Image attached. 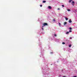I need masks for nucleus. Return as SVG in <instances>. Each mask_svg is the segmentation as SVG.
<instances>
[{"label": "nucleus", "mask_w": 77, "mask_h": 77, "mask_svg": "<svg viewBox=\"0 0 77 77\" xmlns=\"http://www.w3.org/2000/svg\"><path fill=\"white\" fill-rule=\"evenodd\" d=\"M44 26H42V27H44Z\"/></svg>", "instance_id": "b1692460"}, {"label": "nucleus", "mask_w": 77, "mask_h": 77, "mask_svg": "<svg viewBox=\"0 0 77 77\" xmlns=\"http://www.w3.org/2000/svg\"><path fill=\"white\" fill-rule=\"evenodd\" d=\"M53 21H56V20H55V19H53Z\"/></svg>", "instance_id": "aec40b11"}, {"label": "nucleus", "mask_w": 77, "mask_h": 77, "mask_svg": "<svg viewBox=\"0 0 77 77\" xmlns=\"http://www.w3.org/2000/svg\"><path fill=\"white\" fill-rule=\"evenodd\" d=\"M69 47H71V45H69Z\"/></svg>", "instance_id": "6e6552de"}, {"label": "nucleus", "mask_w": 77, "mask_h": 77, "mask_svg": "<svg viewBox=\"0 0 77 77\" xmlns=\"http://www.w3.org/2000/svg\"><path fill=\"white\" fill-rule=\"evenodd\" d=\"M42 30H44V28H42Z\"/></svg>", "instance_id": "6ab92c4d"}, {"label": "nucleus", "mask_w": 77, "mask_h": 77, "mask_svg": "<svg viewBox=\"0 0 77 77\" xmlns=\"http://www.w3.org/2000/svg\"><path fill=\"white\" fill-rule=\"evenodd\" d=\"M70 0L71 1H72V0Z\"/></svg>", "instance_id": "393cba45"}, {"label": "nucleus", "mask_w": 77, "mask_h": 77, "mask_svg": "<svg viewBox=\"0 0 77 77\" xmlns=\"http://www.w3.org/2000/svg\"><path fill=\"white\" fill-rule=\"evenodd\" d=\"M43 26H47V23H44Z\"/></svg>", "instance_id": "f257e3e1"}, {"label": "nucleus", "mask_w": 77, "mask_h": 77, "mask_svg": "<svg viewBox=\"0 0 77 77\" xmlns=\"http://www.w3.org/2000/svg\"><path fill=\"white\" fill-rule=\"evenodd\" d=\"M42 2L43 3H45V2H46V1H43Z\"/></svg>", "instance_id": "0eeeda50"}, {"label": "nucleus", "mask_w": 77, "mask_h": 77, "mask_svg": "<svg viewBox=\"0 0 77 77\" xmlns=\"http://www.w3.org/2000/svg\"><path fill=\"white\" fill-rule=\"evenodd\" d=\"M40 7H42V5H40Z\"/></svg>", "instance_id": "dca6fc26"}, {"label": "nucleus", "mask_w": 77, "mask_h": 77, "mask_svg": "<svg viewBox=\"0 0 77 77\" xmlns=\"http://www.w3.org/2000/svg\"><path fill=\"white\" fill-rule=\"evenodd\" d=\"M67 24V22H64V25H65L66 24Z\"/></svg>", "instance_id": "39448f33"}, {"label": "nucleus", "mask_w": 77, "mask_h": 77, "mask_svg": "<svg viewBox=\"0 0 77 77\" xmlns=\"http://www.w3.org/2000/svg\"><path fill=\"white\" fill-rule=\"evenodd\" d=\"M74 77H77V76H74Z\"/></svg>", "instance_id": "4be33fe9"}, {"label": "nucleus", "mask_w": 77, "mask_h": 77, "mask_svg": "<svg viewBox=\"0 0 77 77\" xmlns=\"http://www.w3.org/2000/svg\"><path fill=\"white\" fill-rule=\"evenodd\" d=\"M72 32V30H69V32Z\"/></svg>", "instance_id": "9d476101"}, {"label": "nucleus", "mask_w": 77, "mask_h": 77, "mask_svg": "<svg viewBox=\"0 0 77 77\" xmlns=\"http://www.w3.org/2000/svg\"><path fill=\"white\" fill-rule=\"evenodd\" d=\"M62 44H65V43L64 42H63Z\"/></svg>", "instance_id": "ddd939ff"}, {"label": "nucleus", "mask_w": 77, "mask_h": 77, "mask_svg": "<svg viewBox=\"0 0 77 77\" xmlns=\"http://www.w3.org/2000/svg\"><path fill=\"white\" fill-rule=\"evenodd\" d=\"M59 9H59V8H58L57 9V10H59Z\"/></svg>", "instance_id": "5701e85b"}, {"label": "nucleus", "mask_w": 77, "mask_h": 77, "mask_svg": "<svg viewBox=\"0 0 77 77\" xmlns=\"http://www.w3.org/2000/svg\"><path fill=\"white\" fill-rule=\"evenodd\" d=\"M70 39H72V37H70Z\"/></svg>", "instance_id": "412c9836"}, {"label": "nucleus", "mask_w": 77, "mask_h": 77, "mask_svg": "<svg viewBox=\"0 0 77 77\" xmlns=\"http://www.w3.org/2000/svg\"><path fill=\"white\" fill-rule=\"evenodd\" d=\"M63 77H65V76H63Z\"/></svg>", "instance_id": "a878e982"}, {"label": "nucleus", "mask_w": 77, "mask_h": 77, "mask_svg": "<svg viewBox=\"0 0 77 77\" xmlns=\"http://www.w3.org/2000/svg\"><path fill=\"white\" fill-rule=\"evenodd\" d=\"M62 6L63 7H64L65 6H64V5H62Z\"/></svg>", "instance_id": "a211bd4d"}, {"label": "nucleus", "mask_w": 77, "mask_h": 77, "mask_svg": "<svg viewBox=\"0 0 77 77\" xmlns=\"http://www.w3.org/2000/svg\"><path fill=\"white\" fill-rule=\"evenodd\" d=\"M65 19H66V20H68V18L67 17H65Z\"/></svg>", "instance_id": "423d86ee"}, {"label": "nucleus", "mask_w": 77, "mask_h": 77, "mask_svg": "<svg viewBox=\"0 0 77 77\" xmlns=\"http://www.w3.org/2000/svg\"><path fill=\"white\" fill-rule=\"evenodd\" d=\"M48 9H51V7L50 6H49L48 7Z\"/></svg>", "instance_id": "7ed1b4c3"}, {"label": "nucleus", "mask_w": 77, "mask_h": 77, "mask_svg": "<svg viewBox=\"0 0 77 77\" xmlns=\"http://www.w3.org/2000/svg\"><path fill=\"white\" fill-rule=\"evenodd\" d=\"M68 33H69V32H66V34H68Z\"/></svg>", "instance_id": "2eb2a0df"}, {"label": "nucleus", "mask_w": 77, "mask_h": 77, "mask_svg": "<svg viewBox=\"0 0 77 77\" xmlns=\"http://www.w3.org/2000/svg\"><path fill=\"white\" fill-rule=\"evenodd\" d=\"M69 23H72V21H71V20H69Z\"/></svg>", "instance_id": "20e7f679"}, {"label": "nucleus", "mask_w": 77, "mask_h": 77, "mask_svg": "<svg viewBox=\"0 0 77 77\" xmlns=\"http://www.w3.org/2000/svg\"><path fill=\"white\" fill-rule=\"evenodd\" d=\"M58 23H59V26H60V23H59V22Z\"/></svg>", "instance_id": "4468645a"}, {"label": "nucleus", "mask_w": 77, "mask_h": 77, "mask_svg": "<svg viewBox=\"0 0 77 77\" xmlns=\"http://www.w3.org/2000/svg\"><path fill=\"white\" fill-rule=\"evenodd\" d=\"M54 36H57V35H56V34H54Z\"/></svg>", "instance_id": "9b49d317"}, {"label": "nucleus", "mask_w": 77, "mask_h": 77, "mask_svg": "<svg viewBox=\"0 0 77 77\" xmlns=\"http://www.w3.org/2000/svg\"><path fill=\"white\" fill-rule=\"evenodd\" d=\"M71 1H72L69 0V3H71Z\"/></svg>", "instance_id": "f3484780"}, {"label": "nucleus", "mask_w": 77, "mask_h": 77, "mask_svg": "<svg viewBox=\"0 0 77 77\" xmlns=\"http://www.w3.org/2000/svg\"><path fill=\"white\" fill-rule=\"evenodd\" d=\"M74 3H75L74 2V1H72V5H73V6H74Z\"/></svg>", "instance_id": "f03ea898"}, {"label": "nucleus", "mask_w": 77, "mask_h": 77, "mask_svg": "<svg viewBox=\"0 0 77 77\" xmlns=\"http://www.w3.org/2000/svg\"><path fill=\"white\" fill-rule=\"evenodd\" d=\"M67 11H71V10L68 9H67Z\"/></svg>", "instance_id": "f8f14e48"}, {"label": "nucleus", "mask_w": 77, "mask_h": 77, "mask_svg": "<svg viewBox=\"0 0 77 77\" xmlns=\"http://www.w3.org/2000/svg\"><path fill=\"white\" fill-rule=\"evenodd\" d=\"M69 30H72V28H71V27H69Z\"/></svg>", "instance_id": "1a4fd4ad"}]
</instances>
